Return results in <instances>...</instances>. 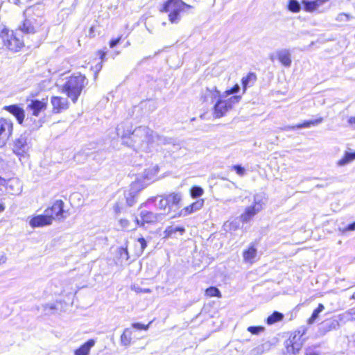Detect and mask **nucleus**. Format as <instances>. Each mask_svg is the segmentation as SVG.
Segmentation results:
<instances>
[{
	"mask_svg": "<svg viewBox=\"0 0 355 355\" xmlns=\"http://www.w3.org/2000/svg\"><path fill=\"white\" fill-rule=\"evenodd\" d=\"M116 131L122 144L136 152L149 153L154 148L155 132L147 126H139L132 130L129 123L124 122L116 127Z\"/></svg>",
	"mask_w": 355,
	"mask_h": 355,
	"instance_id": "nucleus-1",
	"label": "nucleus"
},
{
	"mask_svg": "<svg viewBox=\"0 0 355 355\" xmlns=\"http://www.w3.org/2000/svg\"><path fill=\"white\" fill-rule=\"evenodd\" d=\"M87 84L86 77L81 74L72 76L69 78L62 87V92L76 103L83 89Z\"/></svg>",
	"mask_w": 355,
	"mask_h": 355,
	"instance_id": "nucleus-2",
	"label": "nucleus"
},
{
	"mask_svg": "<svg viewBox=\"0 0 355 355\" xmlns=\"http://www.w3.org/2000/svg\"><path fill=\"white\" fill-rule=\"evenodd\" d=\"M25 19L28 21H31L33 26L41 31V38L38 40V44L44 37L47 33V28L44 26L45 19L44 18V10L42 6L36 5L28 8L24 12Z\"/></svg>",
	"mask_w": 355,
	"mask_h": 355,
	"instance_id": "nucleus-3",
	"label": "nucleus"
},
{
	"mask_svg": "<svg viewBox=\"0 0 355 355\" xmlns=\"http://www.w3.org/2000/svg\"><path fill=\"white\" fill-rule=\"evenodd\" d=\"M0 49L6 47L13 52L19 51L24 45V40L17 32H10L7 29L0 32Z\"/></svg>",
	"mask_w": 355,
	"mask_h": 355,
	"instance_id": "nucleus-4",
	"label": "nucleus"
},
{
	"mask_svg": "<svg viewBox=\"0 0 355 355\" xmlns=\"http://www.w3.org/2000/svg\"><path fill=\"white\" fill-rule=\"evenodd\" d=\"M185 8H191L192 7L182 0H168L164 4L163 8L161 11L169 12V21L172 24H178L180 20V12Z\"/></svg>",
	"mask_w": 355,
	"mask_h": 355,
	"instance_id": "nucleus-5",
	"label": "nucleus"
},
{
	"mask_svg": "<svg viewBox=\"0 0 355 355\" xmlns=\"http://www.w3.org/2000/svg\"><path fill=\"white\" fill-rule=\"evenodd\" d=\"M304 334V331L303 332L300 331H295L285 342V347L288 354L295 355L299 352L303 344L302 337Z\"/></svg>",
	"mask_w": 355,
	"mask_h": 355,
	"instance_id": "nucleus-6",
	"label": "nucleus"
},
{
	"mask_svg": "<svg viewBox=\"0 0 355 355\" xmlns=\"http://www.w3.org/2000/svg\"><path fill=\"white\" fill-rule=\"evenodd\" d=\"M13 123L11 119L0 118V148L3 147L12 134Z\"/></svg>",
	"mask_w": 355,
	"mask_h": 355,
	"instance_id": "nucleus-7",
	"label": "nucleus"
},
{
	"mask_svg": "<svg viewBox=\"0 0 355 355\" xmlns=\"http://www.w3.org/2000/svg\"><path fill=\"white\" fill-rule=\"evenodd\" d=\"M28 134L24 132L21 134L14 141L12 150L17 155H24L27 153L29 148Z\"/></svg>",
	"mask_w": 355,
	"mask_h": 355,
	"instance_id": "nucleus-8",
	"label": "nucleus"
},
{
	"mask_svg": "<svg viewBox=\"0 0 355 355\" xmlns=\"http://www.w3.org/2000/svg\"><path fill=\"white\" fill-rule=\"evenodd\" d=\"M140 219L135 218V221L137 225L144 226L145 223H153L161 220L163 218V214H155L152 211L142 210L139 214Z\"/></svg>",
	"mask_w": 355,
	"mask_h": 355,
	"instance_id": "nucleus-9",
	"label": "nucleus"
},
{
	"mask_svg": "<svg viewBox=\"0 0 355 355\" xmlns=\"http://www.w3.org/2000/svg\"><path fill=\"white\" fill-rule=\"evenodd\" d=\"M63 207V201L61 200H56L51 206V207L48 208L44 211V213H46L47 215L51 216L52 221L53 219H57L60 220L66 218V216L64 215L65 211H64Z\"/></svg>",
	"mask_w": 355,
	"mask_h": 355,
	"instance_id": "nucleus-10",
	"label": "nucleus"
},
{
	"mask_svg": "<svg viewBox=\"0 0 355 355\" xmlns=\"http://www.w3.org/2000/svg\"><path fill=\"white\" fill-rule=\"evenodd\" d=\"M3 110L12 114L16 118L19 124L21 125L23 123L25 118V112L19 105H6L3 107Z\"/></svg>",
	"mask_w": 355,
	"mask_h": 355,
	"instance_id": "nucleus-11",
	"label": "nucleus"
},
{
	"mask_svg": "<svg viewBox=\"0 0 355 355\" xmlns=\"http://www.w3.org/2000/svg\"><path fill=\"white\" fill-rule=\"evenodd\" d=\"M341 323L340 315L334 316V318L327 319L320 324V329L324 332L330 331L337 329Z\"/></svg>",
	"mask_w": 355,
	"mask_h": 355,
	"instance_id": "nucleus-12",
	"label": "nucleus"
},
{
	"mask_svg": "<svg viewBox=\"0 0 355 355\" xmlns=\"http://www.w3.org/2000/svg\"><path fill=\"white\" fill-rule=\"evenodd\" d=\"M51 103L53 106V113H60L67 110L69 105L68 100L60 96H53L51 99Z\"/></svg>",
	"mask_w": 355,
	"mask_h": 355,
	"instance_id": "nucleus-13",
	"label": "nucleus"
},
{
	"mask_svg": "<svg viewBox=\"0 0 355 355\" xmlns=\"http://www.w3.org/2000/svg\"><path fill=\"white\" fill-rule=\"evenodd\" d=\"M52 223L51 216L44 213V215H37L32 218L29 222L32 227H40L49 225Z\"/></svg>",
	"mask_w": 355,
	"mask_h": 355,
	"instance_id": "nucleus-14",
	"label": "nucleus"
},
{
	"mask_svg": "<svg viewBox=\"0 0 355 355\" xmlns=\"http://www.w3.org/2000/svg\"><path fill=\"white\" fill-rule=\"evenodd\" d=\"M46 107V102L39 100H31L27 105V110L31 112L33 116H37L42 110H45Z\"/></svg>",
	"mask_w": 355,
	"mask_h": 355,
	"instance_id": "nucleus-15",
	"label": "nucleus"
},
{
	"mask_svg": "<svg viewBox=\"0 0 355 355\" xmlns=\"http://www.w3.org/2000/svg\"><path fill=\"white\" fill-rule=\"evenodd\" d=\"M230 109H231V102L223 101L219 98L214 105V114L216 117L220 118L223 116Z\"/></svg>",
	"mask_w": 355,
	"mask_h": 355,
	"instance_id": "nucleus-16",
	"label": "nucleus"
},
{
	"mask_svg": "<svg viewBox=\"0 0 355 355\" xmlns=\"http://www.w3.org/2000/svg\"><path fill=\"white\" fill-rule=\"evenodd\" d=\"M201 98L205 102L213 103L214 101L220 98V92L216 89V87L206 88V89L202 92Z\"/></svg>",
	"mask_w": 355,
	"mask_h": 355,
	"instance_id": "nucleus-17",
	"label": "nucleus"
},
{
	"mask_svg": "<svg viewBox=\"0 0 355 355\" xmlns=\"http://www.w3.org/2000/svg\"><path fill=\"white\" fill-rule=\"evenodd\" d=\"M276 55L277 59L285 67H289L291 65V53L288 49H283L277 51Z\"/></svg>",
	"mask_w": 355,
	"mask_h": 355,
	"instance_id": "nucleus-18",
	"label": "nucleus"
},
{
	"mask_svg": "<svg viewBox=\"0 0 355 355\" xmlns=\"http://www.w3.org/2000/svg\"><path fill=\"white\" fill-rule=\"evenodd\" d=\"M203 205L204 200L202 199L198 200L190 205L182 209L180 211L178 216H186L193 212H196L200 210L202 207Z\"/></svg>",
	"mask_w": 355,
	"mask_h": 355,
	"instance_id": "nucleus-19",
	"label": "nucleus"
},
{
	"mask_svg": "<svg viewBox=\"0 0 355 355\" xmlns=\"http://www.w3.org/2000/svg\"><path fill=\"white\" fill-rule=\"evenodd\" d=\"M323 121V118L319 117L315 120H309L305 121L302 123H299L295 125H288L285 126L284 128H282L284 130H295V129H300V128H308L311 126H316L321 123Z\"/></svg>",
	"mask_w": 355,
	"mask_h": 355,
	"instance_id": "nucleus-20",
	"label": "nucleus"
},
{
	"mask_svg": "<svg viewBox=\"0 0 355 355\" xmlns=\"http://www.w3.org/2000/svg\"><path fill=\"white\" fill-rule=\"evenodd\" d=\"M329 0H302V5L304 10L312 12L316 10L320 6L327 2Z\"/></svg>",
	"mask_w": 355,
	"mask_h": 355,
	"instance_id": "nucleus-21",
	"label": "nucleus"
},
{
	"mask_svg": "<svg viewBox=\"0 0 355 355\" xmlns=\"http://www.w3.org/2000/svg\"><path fill=\"white\" fill-rule=\"evenodd\" d=\"M18 31L26 35L40 34V38H41V31L37 28H35V26H33V24H31V21H27L26 19L19 26Z\"/></svg>",
	"mask_w": 355,
	"mask_h": 355,
	"instance_id": "nucleus-22",
	"label": "nucleus"
},
{
	"mask_svg": "<svg viewBox=\"0 0 355 355\" xmlns=\"http://www.w3.org/2000/svg\"><path fill=\"white\" fill-rule=\"evenodd\" d=\"M138 187V183H133L131 185V189L128 192L125 193V198L128 206L132 207L136 203Z\"/></svg>",
	"mask_w": 355,
	"mask_h": 355,
	"instance_id": "nucleus-23",
	"label": "nucleus"
},
{
	"mask_svg": "<svg viewBox=\"0 0 355 355\" xmlns=\"http://www.w3.org/2000/svg\"><path fill=\"white\" fill-rule=\"evenodd\" d=\"M155 173L153 169H146L144 173L137 178V181L135 183H138V187L141 186L144 188L148 185L152 179L154 178Z\"/></svg>",
	"mask_w": 355,
	"mask_h": 355,
	"instance_id": "nucleus-24",
	"label": "nucleus"
},
{
	"mask_svg": "<svg viewBox=\"0 0 355 355\" xmlns=\"http://www.w3.org/2000/svg\"><path fill=\"white\" fill-rule=\"evenodd\" d=\"M154 147L155 146L173 144V148L175 149H180L179 144H175L172 138H167L163 136H160L157 133H154Z\"/></svg>",
	"mask_w": 355,
	"mask_h": 355,
	"instance_id": "nucleus-25",
	"label": "nucleus"
},
{
	"mask_svg": "<svg viewBox=\"0 0 355 355\" xmlns=\"http://www.w3.org/2000/svg\"><path fill=\"white\" fill-rule=\"evenodd\" d=\"M95 340L90 339L75 350V355H89L91 348L94 345Z\"/></svg>",
	"mask_w": 355,
	"mask_h": 355,
	"instance_id": "nucleus-26",
	"label": "nucleus"
},
{
	"mask_svg": "<svg viewBox=\"0 0 355 355\" xmlns=\"http://www.w3.org/2000/svg\"><path fill=\"white\" fill-rule=\"evenodd\" d=\"M168 202V209L171 210L173 207H178L181 201V195L180 193H171L165 196Z\"/></svg>",
	"mask_w": 355,
	"mask_h": 355,
	"instance_id": "nucleus-27",
	"label": "nucleus"
},
{
	"mask_svg": "<svg viewBox=\"0 0 355 355\" xmlns=\"http://www.w3.org/2000/svg\"><path fill=\"white\" fill-rule=\"evenodd\" d=\"M260 211L257 210V207L254 205L250 206L245 209L244 213L241 216V219L243 222H248Z\"/></svg>",
	"mask_w": 355,
	"mask_h": 355,
	"instance_id": "nucleus-28",
	"label": "nucleus"
},
{
	"mask_svg": "<svg viewBox=\"0 0 355 355\" xmlns=\"http://www.w3.org/2000/svg\"><path fill=\"white\" fill-rule=\"evenodd\" d=\"M340 315L342 324L349 321H355V308L351 309Z\"/></svg>",
	"mask_w": 355,
	"mask_h": 355,
	"instance_id": "nucleus-29",
	"label": "nucleus"
},
{
	"mask_svg": "<svg viewBox=\"0 0 355 355\" xmlns=\"http://www.w3.org/2000/svg\"><path fill=\"white\" fill-rule=\"evenodd\" d=\"M257 256V249L251 245L248 250L243 252V259L247 262H252Z\"/></svg>",
	"mask_w": 355,
	"mask_h": 355,
	"instance_id": "nucleus-30",
	"label": "nucleus"
},
{
	"mask_svg": "<svg viewBox=\"0 0 355 355\" xmlns=\"http://www.w3.org/2000/svg\"><path fill=\"white\" fill-rule=\"evenodd\" d=\"M265 199V194L263 193H257L254 196L253 205L257 207V210L262 209Z\"/></svg>",
	"mask_w": 355,
	"mask_h": 355,
	"instance_id": "nucleus-31",
	"label": "nucleus"
},
{
	"mask_svg": "<svg viewBox=\"0 0 355 355\" xmlns=\"http://www.w3.org/2000/svg\"><path fill=\"white\" fill-rule=\"evenodd\" d=\"M355 159V152H346L338 162L339 166H345Z\"/></svg>",
	"mask_w": 355,
	"mask_h": 355,
	"instance_id": "nucleus-32",
	"label": "nucleus"
},
{
	"mask_svg": "<svg viewBox=\"0 0 355 355\" xmlns=\"http://www.w3.org/2000/svg\"><path fill=\"white\" fill-rule=\"evenodd\" d=\"M257 80V76L254 73L250 72L249 73L247 76L243 77L242 78V85L243 87V90L245 91L247 88V87L250 84H253Z\"/></svg>",
	"mask_w": 355,
	"mask_h": 355,
	"instance_id": "nucleus-33",
	"label": "nucleus"
},
{
	"mask_svg": "<svg viewBox=\"0 0 355 355\" xmlns=\"http://www.w3.org/2000/svg\"><path fill=\"white\" fill-rule=\"evenodd\" d=\"M132 340V331L129 329H125L121 336V345L128 346Z\"/></svg>",
	"mask_w": 355,
	"mask_h": 355,
	"instance_id": "nucleus-34",
	"label": "nucleus"
},
{
	"mask_svg": "<svg viewBox=\"0 0 355 355\" xmlns=\"http://www.w3.org/2000/svg\"><path fill=\"white\" fill-rule=\"evenodd\" d=\"M284 318V315L278 311H275L272 315L268 317L267 323L268 324H272L282 320Z\"/></svg>",
	"mask_w": 355,
	"mask_h": 355,
	"instance_id": "nucleus-35",
	"label": "nucleus"
},
{
	"mask_svg": "<svg viewBox=\"0 0 355 355\" xmlns=\"http://www.w3.org/2000/svg\"><path fill=\"white\" fill-rule=\"evenodd\" d=\"M324 309V306L322 304H319L318 306L313 311L311 316L308 320L309 324H313L315 320L318 318L319 314Z\"/></svg>",
	"mask_w": 355,
	"mask_h": 355,
	"instance_id": "nucleus-36",
	"label": "nucleus"
},
{
	"mask_svg": "<svg viewBox=\"0 0 355 355\" xmlns=\"http://www.w3.org/2000/svg\"><path fill=\"white\" fill-rule=\"evenodd\" d=\"M302 6L297 0H289L288 3V9L293 12H299L301 10Z\"/></svg>",
	"mask_w": 355,
	"mask_h": 355,
	"instance_id": "nucleus-37",
	"label": "nucleus"
},
{
	"mask_svg": "<svg viewBox=\"0 0 355 355\" xmlns=\"http://www.w3.org/2000/svg\"><path fill=\"white\" fill-rule=\"evenodd\" d=\"M177 232H180V234H182L185 232V229L182 227L168 226L166 227L164 232L167 236H171Z\"/></svg>",
	"mask_w": 355,
	"mask_h": 355,
	"instance_id": "nucleus-38",
	"label": "nucleus"
},
{
	"mask_svg": "<svg viewBox=\"0 0 355 355\" xmlns=\"http://www.w3.org/2000/svg\"><path fill=\"white\" fill-rule=\"evenodd\" d=\"M354 17L349 14L340 12L335 18L336 21L339 23H347L352 19Z\"/></svg>",
	"mask_w": 355,
	"mask_h": 355,
	"instance_id": "nucleus-39",
	"label": "nucleus"
},
{
	"mask_svg": "<svg viewBox=\"0 0 355 355\" xmlns=\"http://www.w3.org/2000/svg\"><path fill=\"white\" fill-rule=\"evenodd\" d=\"M43 311L46 315H51L57 310V306L55 304H45L42 305Z\"/></svg>",
	"mask_w": 355,
	"mask_h": 355,
	"instance_id": "nucleus-40",
	"label": "nucleus"
},
{
	"mask_svg": "<svg viewBox=\"0 0 355 355\" xmlns=\"http://www.w3.org/2000/svg\"><path fill=\"white\" fill-rule=\"evenodd\" d=\"M205 295L208 297H221L219 289L214 286L207 288L205 291Z\"/></svg>",
	"mask_w": 355,
	"mask_h": 355,
	"instance_id": "nucleus-41",
	"label": "nucleus"
},
{
	"mask_svg": "<svg viewBox=\"0 0 355 355\" xmlns=\"http://www.w3.org/2000/svg\"><path fill=\"white\" fill-rule=\"evenodd\" d=\"M203 189L198 186H194L191 189L190 193L191 196L193 198H197L200 197L203 194Z\"/></svg>",
	"mask_w": 355,
	"mask_h": 355,
	"instance_id": "nucleus-42",
	"label": "nucleus"
},
{
	"mask_svg": "<svg viewBox=\"0 0 355 355\" xmlns=\"http://www.w3.org/2000/svg\"><path fill=\"white\" fill-rule=\"evenodd\" d=\"M349 109L354 112V115L350 116L347 119V124L349 126L355 129V102L349 105Z\"/></svg>",
	"mask_w": 355,
	"mask_h": 355,
	"instance_id": "nucleus-43",
	"label": "nucleus"
},
{
	"mask_svg": "<svg viewBox=\"0 0 355 355\" xmlns=\"http://www.w3.org/2000/svg\"><path fill=\"white\" fill-rule=\"evenodd\" d=\"M264 327L261 326H250L248 328V331L252 334H259V333L263 331Z\"/></svg>",
	"mask_w": 355,
	"mask_h": 355,
	"instance_id": "nucleus-44",
	"label": "nucleus"
},
{
	"mask_svg": "<svg viewBox=\"0 0 355 355\" xmlns=\"http://www.w3.org/2000/svg\"><path fill=\"white\" fill-rule=\"evenodd\" d=\"M157 206L160 209H166L167 207L168 208L166 196L162 197V198L159 200Z\"/></svg>",
	"mask_w": 355,
	"mask_h": 355,
	"instance_id": "nucleus-45",
	"label": "nucleus"
},
{
	"mask_svg": "<svg viewBox=\"0 0 355 355\" xmlns=\"http://www.w3.org/2000/svg\"><path fill=\"white\" fill-rule=\"evenodd\" d=\"M263 352V346H258L253 348L249 353L248 355H261Z\"/></svg>",
	"mask_w": 355,
	"mask_h": 355,
	"instance_id": "nucleus-46",
	"label": "nucleus"
},
{
	"mask_svg": "<svg viewBox=\"0 0 355 355\" xmlns=\"http://www.w3.org/2000/svg\"><path fill=\"white\" fill-rule=\"evenodd\" d=\"M233 168L236 171V173L240 176L244 175L245 173V168L242 167L241 165H234Z\"/></svg>",
	"mask_w": 355,
	"mask_h": 355,
	"instance_id": "nucleus-47",
	"label": "nucleus"
},
{
	"mask_svg": "<svg viewBox=\"0 0 355 355\" xmlns=\"http://www.w3.org/2000/svg\"><path fill=\"white\" fill-rule=\"evenodd\" d=\"M131 289L135 291L137 293H150L151 291L149 288H142L139 286H132Z\"/></svg>",
	"mask_w": 355,
	"mask_h": 355,
	"instance_id": "nucleus-48",
	"label": "nucleus"
},
{
	"mask_svg": "<svg viewBox=\"0 0 355 355\" xmlns=\"http://www.w3.org/2000/svg\"><path fill=\"white\" fill-rule=\"evenodd\" d=\"M239 90H240V86L236 84L233 87H232L230 89L227 90L226 93L227 95L234 94L238 93L239 92Z\"/></svg>",
	"mask_w": 355,
	"mask_h": 355,
	"instance_id": "nucleus-49",
	"label": "nucleus"
},
{
	"mask_svg": "<svg viewBox=\"0 0 355 355\" xmlns=\"http://www.w3.org/2000/svg\"><path fill=\"white\" fill-rule=\"evenodd\" d=\"M120 255L123 259L128 260L129 259L128 251L127 248H121L120 249Z\"/></svg>",
	"mask_w": 355,
	"mask_h": 355,
	"instance_id": "nucleus-50",
	"label": "nucleus"
},
{
	"mask_svg": "<svg viewBox=\"0 0 355 355\" xmlns=\"http://www.w3.org/2000/svg\"><path fill=\"white\" fill-rule=\"evenodd\" d=\"M132 327L136 329H139V330H141V329H144V330H146L148 327V325H144V324H141V323H139V322H135V323H133L132 324Z\"/></svg>",
	"mask_w": 355,
	"mask_h": 355,
	"instance_id": "nucleus-51",
	"label": "nucleus"
},
{
	"mask_svg": "<svg viewBox=\"0 0 355 355\" xmlns=\"http://www.w3.org/2000/svg\"><path fill=\"white\" fill-rule=\"evenodd\" d=\"M240 96H234L231 98H230L228 100H225L227 102H231V107H232V105L234 103H238L241 99Z\"/></svg>",
	"mask_w": 355,
	"mask_h": 355,
	"instance_id": "nucleus-52",
	"label": "nucleus"
},
{
	"mask_svg": "<svg viewBox=\"0 0 355 355\" xmlns=\"http://www.w3.org/2000/svg\"><path fill=\"white\" fill-rule=\"evenodd\" d=\"M138 242L141 245V252H142L147 246L146 241L145 240L144 238L141 237V238L138 239Z\"/></svg>",
	"mask_w": 355,
	"mask_h": 355,
	"instance_id": "nucleus-53",
	"label": "nucleus"
},
{
	"mask_svg": "<svg viewBox=\"0 0 355 355\" xmlns=\"http://www.w3.org/2000/svg\"><path fill=\"white\" fill-rule=\"evenodd\" d=\"M9 2L15 5L21 6L29 2V0H9Z\"/></svg>",
	"mask_w": 355,
	"mask_h": 355,
	"instance_id": "nucleus-54",
	"label": "nucleus"
},
{
	"mask_svg": "<svg viewBox=\"0 0 355 355\" xmlns=\"http://www.w3.org/2000/svg\"><path fill=\"white\" fill-rule=\"evenodd\" d=\"M119 223L123 228L128 229L129 227L130 223L127 219H121Z\"/></svg>",
	"mask_w": 355,
	"mask_h": 355,
	"instance_id": "nucleus-55",
	"label": "nucleus"
},
{
	"mask_svg": "<svg viewBox=\"0 0 355 355\" xmlns=\"http://www.w3.org/2000/svg\"><path fill=\"white\" fill-rule=\"evenodd\" d=\"M120 40H121V37H119V38H116V39H112L110 42V46L111 48H114V46H116L119 43Z\"/></svg>",
	"mask_w": 355,
	"mask_h": 355,
	"instance_id": "nucleus-56",
	"label": "nucleus"
},
{
	"mask_svg": "<svg viewBox=\"0 0 355 355\" xmlns=\"http://www.w3.org/2000/svg\"><path fill=\"white\" fill-rule=\"evenodd\" d=\"M355 230V221L349 224L344 230L343 232L345 231H354Z\"/></svg>",
	"mask_w": 355,
	"mask_h": 355,
	"instance_id": "nucleus-57",
	"label": "nucleus"
},
{
	"mask_svg": "<svg viewBox=\"0 0 355 355\" xmlns=\"http://www.w3.org/2000/svg\"><path fill=\"white\" fill-rule=\"evenodd\" d=\"M305 355H320V354L313 350L309 349L306 352Z\"/></svg>",
	"mask_w": 355,
	"mask_h": 355,
	"instance_id": "nucleus-58",
	"label": "nucleus"
},
{
	"mask_svg": "<svg viewBox=\"0 0 355 355\" xmlns=\"http://www.w3.org/2000/svg\"><path fill=\"white\" fill-rule=\"evenodd\" d=\"M6 183V179L0 176V186H4Z\"/></svg>",
	"mask_w": 355,
	"mask_h": 355,
	"instance_id": "nucleus-59",
	"label": "nucleus"
},
{
	"mask_svg": "<svg viewBox=\"0 0 355 355\" xmlns=\"http://www.w3.org/2000/svg\"><path fill=\"white\" fill-rule=\"evenodd\" d=\"M98 53H99V55H100V58H101V60H103V58H105V52H103V51H98Z\"/></svg>",
	"mask_w": 355,
	"mask_h": 355,
	"instance_id": "nucleus-60",
	"label": "nucleus"
},
{
	"mask_svg": "<svg viewBox=\"0 0 355 355\" xmlns=\"http://www.w3.org/2000/svg\"><path fill=\"white\" fill-rule=\"evenodd\" d=\"M6 261V257L4 255H0V264Z\"/></svg>",
	"mask_w": 355,
	"mask_h": 355,
	"instance_id": "nucleus-61",
	"label": "nucleus"
},
{
	"mask_svg": "<svg viewBox=\"0 0 355 355\" xmlns=\"http://www.w3.org/2000/svg\"><path fill=\"white\" fill-rule=\"evenodd\" d=\"M5 210V206L3 204L0 203V213L3 212Z\"/></svg>",
	"mask_w": 355,
	"mask_h": 355,
	"instance_id": "nucleus-62",
	"label": "nucleus"
},
{
	"mask_svg": "<svg viewBox=\"0 0 355 355\" xmlns=\"http://www.w3.org/2000/svg\"><path fill=\"white\" fill-rule=\"evenodd\" d=\"M269 58H270V60L272 62H273V61H274V60H275V55H274V54H270V56H269Z\"/></svg>",
	"mask_w": 355,
	"mask_h": 355,
	"instance_id": "nucleus-63",
	"label": "nucleus"
},
{
	"mask_svg": "<svg viewBox=\"0 0 355 355\" xmlns=\"http://www.w3.org/2000/svg\"><path fill=\"white\" fill-rule=\"evenodd\" d=\"M352 298L355 300V293L352 295Z\"/></svg>",
	"mask_w": 355,
	"mask_h": 355,
	"instance_id": "nucleus-64",
	"label": "nucleus"
}]
</instances>
